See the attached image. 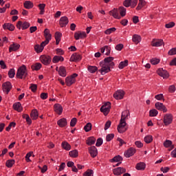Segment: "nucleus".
Returning a JSON list of instances; mask_svg holds the SVG:
<instances>
[{
    "label": "nucleus",
    "mask_w": 176,
    "mask_h": 176,
    "mask_svg": "<svg viewBox=\"0 0 176 176\" xmlns=\"http://www.w3.org/2000/svg\"><path fill=\"white\" fill-rule=\"evenodd\" d=\"M99 65L101 67V69L98 71L101 75H105V74L111 72V68H113V67H115V63H113V57L109 56L105 58L104 60L100 62Z\"/></svg>",
    "instance_id": "nucleus-1"
},
{
    "label": "nucleus",
    "mask_w": 176,
    "mask_h": 176,
    "mask_svg": "<svg viewBox=\"0 0 176 176\" xmlns=\"http://www.w3.org/2000/svg\"><path fill=\"white\" fill-rule=\"evenodd\" d=\"M16 76L18 79H25L28 76V72L25 65H23L18 69Z\"/></svg>",
    "instance_id": "nucleus-2"
},
{
    "label": "nucleus",
    "mask_w": 176,
    "mask_h": 176,
    "mask_svg": "<svg viewBox=\"0 0 176 176\" xmlns=\"http://www.w3.org/2000/svg\"><path fill=\"white\" fill-rule=\"evenodd\" d=\"M78 78V74L74 73L71 76H68L65 78V83L67 86H72L75 82H76V78Z\"/></svg>",
    "instance_id": "nucleus-3"
},
{
    "label": "nucleus",
    "mask_w": 176,
    "mask_h": 176,
    "mask_svg": "<svg viewBox=\"0 0 176 176\" xmlns=\"http://www.w3.org/2000/svg\"><path fill=\"white\" fill-rule=\"evenodd\" d=\"M126 121L120 120V124L118 126L117 130L118 133L120 134H123V133H126L127 131Z\"/></svg>",
    "instance_id": "nucleus-4"
},
{
    "label": "nucleus",
    "mask_w": 176,
    "mask_h": 176,
    "mask_svg": "<svg viewBox=\"0 0 176 176\" xmlns=\"http://www.w3.org/2000/svg\"><path fill=\"white\" fill-rule=\"evenodd\" d=\"M109 111H111V103L109 102H107L104 105L101 107L100 112H102L104 116H107V115L109 113Z\"/></svg>",
    "instance_id": "nucleus-5"
},
{
    "label": "nucleus",
    "mask_w": 176,
    "mask_h": 176,
    "mask_svg": "<svg viewBox=\"0 0 176 176\" xmlns=\"http://www.w3.org/2000/svg\"><path fill=\"white\" fill-rule=\"evenodd\" d=\"M137 3H138V0H125L123 2L124 6L125 8H134L137 6Z\"/></svg>",
    "instance_id": "nucleus-6"
},
{
    "label": "nucleus",
    "mask_w": 176,
    "mask_h": 176,
    "mask_svg": "<svg viewBox=\"0 0 176 176\" xmlns=\"http://www.w3.org/2000/svg\"><path fill=\"white\" fill-rule=\"evenodd\" d=\"M157 74L159 76L163 78V79H168L170 78V74L168 72L166 69H163V68H160L157 70Z\"/></svg>",
    "instance_id": "nucleus-7"
},
{
    "label": "nucleus",
    "mask_w": 176,
    "mask_h": 176,
    "mask_svg": "<svg viewBox=\"0 0 176 176\" xmlns=\"http://www.w3.org/2000/svg\"><path fill=\"white\" fill-rule=\"evenodd\" d=\"M40 60L44 65H49L52 63V57L49 55H41Z\"/></svg>",
    "instance_id": "nucleus-8"
},
{
    "label": "nucleus",
    "mask_w": 176,
    "mask_h": 176,
    "mask_svg": "<svg viewBox=\"0 0 176 176\" xmlns=\"http://www.w3.org/2000/svg\"><path fill=\"white\" fill-rule=\"evenodd\" d=\"M30 25L31 24L27 21L23 23V21H19L16 23V28H18V30H27L28 28H30Z\"/></svg>",
    "instance_id": "nucleus-9"
},
{
    "label": "nucleus",
    "mask_w": 176,
    "mask_h": 176,
    "mask_svg": "<svg viewBox=\"0 0 176 176\" xmlns=\"http://www.w3.org/2000/svg\"><path fill=\"white\" fill-rule=\"evenodd\" d=\"M173 123V114L166 113L164 116V124L168 126Z\"/></svg>",
    "instance_id": "nucleus-10"
},
{
    "label": "nucleus",
    "mask_w": 176,
    "mask_h": 176,
    "mask_svg": "<svg viewBox=\"0 0 176 176\" xmlns=\"http://www.w3.org/2000/svg\"><path fill=\"white\" fill-rule=\"evenodd\" d=\"M12 83L10 82L7 81L3 83V91L6 94H9L10 90H12Z\"/></svg>",
    "instance_id": "nucleus-11"
},
{
    "label": "nucleus",
    "mask_w": 176,
    "mask_h": 176,
    "mask_svg": "<svg viewBox=\"0 0 176 176\" xmlns=\"http://www.w3.org/2000/svg\"><path fill=\"white\" fill-rule=\"evenodd\" d=\"M126 168L123 167H118L113 169V174L116 176L122 175V174H124L126 173Z\"/></svg>",
    "instance_id": "nucleus-12"
},
{
    "label": "nucleus",
    "mask_w": 176,
    "mask_h": 176,
    "mask_svg": "<svg viewBox=\"0 0 176 176\" xmlns=\"http://www.w3.org/2000/svg\"><path fill=\"white\" fill-rule=\"evenodd\" d=\"M113 96L116 100H122L123 97H124V91L119 89Z\"/></svg>",
    "instance_id": "nucleus-13"
},
{
    "label": "nucleus",
    "mask_w": 176,
    "mask_h": 176,
    "mask_svg": "<svg viewBox=\"0 0 176 176\" xmlns=\"http://www.w3.org/2000/svg\"><path fill=\"white\" fill-rule=\"evenodd\" d=\"M155 108L157 109V111H162L164 113H166V112H167V108L165 105L163 104V103L160 102H157L155 104Z\"/></svg>",
    "instance_id": "nucleus-14"
},
{
    "label": "nucleus",
    "mask_w": 176,
    "mask_h": 176,
    "mask_svg": "<svg viewBox=\"0 0 176 176\" xmlns=\"http://www.w3.org/2000/svg\"><path fill=\"white\" fill-rule=\"evenodd\" d=\"M109 14L113 16L114 19H117L118 20L122 19V16L119 15V10L118 8H113L112 10L109 11Z\"/></svg>",
    "instance_id": "nucleus-15"
},
{
    "label": "nucleus",
    "mask_w": 176,
    "mask_h": 176,
    "mask_svg": "<svg viewBox=\"0 0 176 176\" xmlns=\"http://www.w3.org/2000/svg\"><path fill=\"white\" fill-rule=\"evenodd\" d=\"M137 152V150L134 147L129 148L127 151H126L124 153L125 157H131V156H134V154Z\"/></svg>",
    "instance_id": "nucleus-16"
},
{
    "label": "nucleus",
    "mask_w": 176,
    "mask_h": 176,
    "mask_svg": "<svg viewBox=\"0 0 176 176\" xmlns=\"http://www.w3.org/2000/svg\"><path fill=\"white\" fill-rule=\"evenodd\" d=\"M87 34H86L85 32L78 31L74 33V38L76 41H79V39H83V38H86Z\"/></svg>",
    "instance_id": "nucleus-17"
},
{
    "label": "nucleus",
    "mask_w": 176,
    "mask_h": 176,
    "mask_svg": "<svg viewBox=\"0 0 176 176\" xmlns=\"http://www.w3.org/2000/svg\"><path fill=\"white\" fill-rule=\"evenodd\" d=\"M163 43H164V42L162 39L153 38L151 41V46H153V47H159L162 46Z\"/></svg>",
    "instance_id": "nucleus-18"
},
{
    "label": "nucleus",
    "mask_w": 176,
    "mask_h": 176,
    "mask_svg": "<svg viewBox=\"0 0 176 176\" xmlns=\"http://www.w3.org/2000/svg\"><path fill=\"white\" fill-rule=\"evenodd\" d=\"M69 23V20H68V17L67 16H61L59 20V25L61 28L64 27H67V25Z\"/></svg>",
    "instance_id": "nucleus-19"
},
{
    "label": "nucleus",
    "mask_w": 176,
    "mask_h": 176,
    "mask_svg": "<svg viewBox=\"0 0 176 176\" xmlns=\"http://www.w3.org/2000/svg\"><path fill=\"white\" fill-rule=\"evenodd\" d=\"M88 151L91 157L94 158L97 156V155H98V151L97 150V148L94 146L89 147Z\"/></svg>",
    "instance_id": "nucleus-20"
},
{
    "label": "nucleus",
    "mask_w": 176,
    "mask_h": 176,
    "mask_svg": "<svg viewBox=\"0 0 176 176\" xmlns=\"http://www.w3.org/2000/svg\"><path fill=\"white\" fill-rule=\"evenodd\" d=\"M46 43H45L43 41L41 43V45H36L34 46L35 52L37 53H42L43 52V49H45V47L46 46Z\"/></svg>",
    "instance_id": "nucleus-21"
},
{
    "label": "nucleus",
    "mask_w": 176,
    "mask_h": 176,
    "mask_svg": "<svg viewBox=\"0 0 176 176\" xmlns=\"http://www.w3.org/2000/svg\"><path fill=\"white\" fill-rule=\"evenodd\" d=\"M80 60H82V55L78 53L73 54L70 58V61H73L74 63L80 61Z\"/></svg>",
    "instance_id": "nucleus-22"
},
{
    "label": "nucleus",
    "mask_w": 176,
    "mask_h": 176,
    "mask_svg": "<svg viewBox=\"0 0 176 176\" xmlns=\"http://www.w3.org/2000/svg\"><path fill=\"white\" fill-rule=\"evenodd\" d=\"M54 111L57 115H61L63 113V106L58 103L55 104L54 105Z\"/></svg>",
    "instance_id": "nucleus-23"
},
{
    "label": "nucleus",
    "mask_w": 176,
    "mask_h": 176,
    "mask_svg": "<svg viewBox=\"0 0 176 176\" xmlns=\"http://www.w3.org/2000/svg\"><path fill=\"white\" fill-rule=\"evenodd\" d=\"M164 148H169L168 151H173L174 148V144H173V142L171 140H166L164 142Z\"/></svg>",
    "instance_id": "nucleus-24"
},
{
    "label": "nucleus",
    "mask_w": 176,
    "mask_h": 176,
    "mask_svg": "<svg viewBox=\"0 0 176 176\" xmlns=\"http://www.w3.org/2000/svg\"><path fill=\"white\" fill-rule=\"evenodd\" d=\"M19 49H20V44L13 43L12 45H10L9 52L10 53H12V52H17Z\"/></svg>",
    "instance_id": "nucleus-25"
},
{
    "label": "nucleus",
    "mask_w": 176,
    "mask_h": 176,
    "mask_svg": "<svg viewBox=\"0 0 176 176\" xmlns=\"http://www.w3.org/2000/svg\"><path fill=\"white\" fill-rule=\"evenodd\" d=\"M58 75L60 76H62V78H65L67 76V69L64 66H60L59 67V70H58Z\"/></svg>",
    "instance_id": "nucleus-26"
},
{
    "label": "nucleus",
    "mask_w": 176,
    "mask_h": 176,
    "mask_svg": "<svg viewBox=\"0 0 176 176\" xmlns=\"http://www.w3.org/2000/svg\"><path fill=\"white\" fill-rule=\"evenodd\" d=\"M101 53H105L106 56L111 54V47L109 45H105L100 49Z\"/></svg>",
    "instance_id": "nucleus-27"
},
{
    "label": "nucleus",
    "mask_w": 176,
    "mask_h": 176,
    "mask_svg": "<svg viewBox=\"0 0 176 176\" xmlns=\"http://www.w3.org/2000/svg\"><path fill=\"white\" fill-rule=\"evenodd\" d=\"M146 167V164L144 162H139L135 166L136 170L139 171H143V170H145Z\"/></svg>",
    "instance_id": "nucleus-28"
},
{
    "label": "nucleus",
    "mask_w": 176,
    "mask_h": 176,
    "mask_svg": "<svg viewBox=\"0 0 176 176\" xmlns=\"http://www.w3.org/2000/svg\"><path fill=\"white\" fill-rule=\"evenodd\" d=\"M129 116H130V111L129 110H125L122 113L120 120H122V122H126V119H127Z\"/></svg>",
    "instance_id": "nucleus-29"
},
{
    "label": "nucleus",
    "mask_w": 176,
    "mask_h": 176,
    "mask_svg": "<svg viewBox=\"0 0 176 176\" xmlns=\"http://www.w3.org/2000/svg\"><path fill=\"white\" fill-rule=\"evenodd\" d=\"M60 61L63 63V61H64V57L61 56H54L52 58V63H54V64H57V63H60Z\"/></svg>",
    "instance_id": "nucleus-30"
},
{
    "label": "nucleus",
    "mask_w": 176,
    "mask_h": 176,
    "mask_svg": "<svg viewBox=\"0 0 176 176\" xmlns=\"http://www.w3.org/2000/svg\"><path fill=\"white\" fill-rule=\"evenodd\" d=\"M54 36L56 39V45H59L61 41V37L63 36V34H61L60 32H56Z\"/></svg>",
    "instance_id": "nucleus-31"
},
{
    "label": "nucleus",
    "mask_w": 176,
    "mask_h": 176,
    "mask_svg": "<svg viewBox=\"0 0 176 176\" xmlns=\"http://www.w3.org/2000/svg\"><path fill=\"white\" fill-rule=\"evenodd\" d=\"M57 124L58 126H59V127H65V126H67V119L64 118L60 119L59 120H58Z\"/></svg>",
    "instance_id": "nucleus-32"
},
{
    "label": "nucleus",
    "mask_w": 176,
    "mask_h": 176,
    "mask_svg": "<svg viewBox=\"0 0 176 176\" xmlns=\"http://www.w3.org/2000/svg\"><path fill=\"white\" fill-rule=\"evenodd\" d=\"M3 30H8L9 31H14V26L12 23H4L3 25Z\"/></svg>",
    "instance_id": "nucleus-33"
},
{
    "label": "nucleus",
    "mask_w": 176,
    "mask_h": 176,
    "mask_svg": "<svg viewBox=\"0 0 176 176\" xmlns=\"http://www.w3.org/2000/svg\"><path fill=\"white\" fill-rule=\"evenodd\" d=\"M13 109L17 112H21L23 111V107H21V103L20 102H16L13 104Z\"/></svg>",
    "instance_id": "nucleus-34"
},
{
    "label": "nucleus",
    "mask_w": 176,
    "mask_h": 176,
    "mask_svg": "<svg viewBox=\"0 0 176 176\" xmlns=\"http://www.w3.org/2000/svg\"><path fill=\"white\" fill-rule=\"evenodd\" d=\"M146 5V1L144 0H139V3L138 4V6L136 7V10H141L142 8L145 7Z\"/></svg>",
    "instance_id": "nucleus-35"
},
{
    "label": "nucleus",
    "mask_w": 176,
    "mask_h": 176,
    "mask_svg": "<svg viewBox=\"0 0 176 176\" xmlns=\"http://www.w3.org/2000/svg\"><path fill=\"white\" fill-rule=\"evenodd\" d=\"M132 41L135 45H138L141 42V36L138 34H134L132 37Z\"/></svg>",
    "instance_id": "nucleus-36"
},
{
    "label": "nucleus",
    "mask_w": 176,
    "mask_h": 176,
    "mask_svg": "<svg viewBox=\"0 0 176 176\" xmlns=\"http://www.w3.org/2000/svg\"><path fill=\"white\" fill-rule=\"evenodd\" d=\"M38 116H39L38 113V110L33 109L30 113V117L32 119V120H36V119H38Z\"/></svg>",
    "instance_id": "nucleus-37"
},
{
    "label": "nucleus",
    "mask_w": 176,
    "mask_h": 176,
    "mask_svg": "<svg viewBox=\"0 0 176 176\" xmlns=\"http://www.w3.org/2000/svg\"><path fill=\"white\" fill-rule=\"evenodd\" d=\"M123 158L120 155H116L113 158L109 160L110 163H118V162H122Z\"/></svg>",
    "instance_id": "nucleus-38"
},
{
    "label": "nucleus",
    "mask_w": 176,
    "mask_h": 176,
    "mask_svg": "<svg viewBox=\"0 0 176 176\" xmlns=\"http://www.w3.org/2000/svg\"><path fill=\"white\" fill-rule=\"evenodd\" d=\"M23 6L25 9H32L34 8V3L31 1H26L24 2Z\"/></svg>",
    "instance_id": "nucleus-39"
},
{
    "label": "nucleus",
    "mask_w": 176,
    "mask_h": 176,
    "mask_svg": "<svg viewBox=\"0 0 176 176\" xmlns=\"http://www.w3.org/2000/svg\"><path fill=\"white\" fill-rule=\"evenodd\" d=\"M61 146L63 149H65V151H71V144H69L68 142H63L61 144Z\"/></svg>",
    "instance_id": "nucleus-40"
},
{
    "label": "nucleus",
    "mask_w": 176,
    "mask_h": 176,
    "mask_svg": "<svg viewBox=\"0 0 176 176\" xmlns=\"http://www.w3.org/2000/svg\"><path fill=\"white\" fill-rule=\"evenodd\" d=\"M87 145H89V146L91 145H94L96 144V138L94 137H89L86 141Z\"/></svg>",
    "instance_id": "nucleus-41"
},
{
    "label": "nucleus",
    "mask_w": 176,
    "mask_h": 176,
    "mask_svg": "<svg viewBox=\"0 0 176 176\" xmlns=\"http://www.w3.org/2000/svg\"><path fill=\"white\" fill-rule=\"evenodd\" d=\"M32 71H39L42 68V64L40 63H34L31 66Z\"/></svg>",
    "instance_id": "nucleus-42"
},
{
    "label": "nucleus",
    "mask_w": 176,
    "mask_h": 176,
    "mask_svg": "<svg viewBox=\"0 0 176 176\" xmlns=\"http://www.w3.org/2000/svg\"><path fill=\"white\" fill-rule=\"evenodd\" d=\"M118 13H120V17H124V16H126V8L123 6L119 7Z\"/></svg>",
    "instance_id": "nucleus-43"
},
{
    "label": "nucleus",
    "mask_w": 176,
    "mask_h": 176,
    "mask_svg": "<svg viewBox=\"0 0 176 176\" xmlns=\"http://www.w3.org/2000/svg\"><path fill=\"white\" fill-rule=\"evenodd\" d=\"M129 65V60H124V61H122L118 65V68L119 69H123V68L127 67Z\"/></svg>",
    "instance_id": "nucleus-44"
},
{
    "label": "nucleus",
    "mask_w": 176,
    "mask_h": 176,
    "mask_svg": "<svg viewBox=\"0 0 176 176\" xmlns=\"http://www.w3.org/2000/svg\"><path fill=\"white\" fill-rule=\"evenodd\" d=\"M87 69L90 74H96L98 71L97 66H88Z\"/></svg>",
    "instance_id": "nucleus-45"
},
{
    "label": "nucleus",
    "mask_w": 176,
    "mask_h": 176,
    "mask_svg": "<svg viewBox=\"0 0 176 176\" xmlns=\"http://www.w3.org/2000/svg\"><path fill=\"white\" fill-rule=\"evenodd\" d=\"M158 114H159V111H157L155 109L149 111V116L151 118H155V116H157Z\"/></svg>",
    "instance_id": "nucleus-46"
},
{
    "label": "nucleus",
    "mask_w": 176,
    "mask_h": 176,
    "mask_svg": "<svg viewBox=\"0 0 176 176\" xmlns=\"http://www.w3.org/2000/svg\"><path fill=\"white\" fill-rule=\"evenodd\" d=\"M144 141L146 144H151L153 141V137L151 135H146L144 137Z\"/></svg>",
    "instance_id": "nucleus-47"
},
{
    "label": "nucleus",
    "mask_w": 176,
    "mask_h": 176,
    "mask_svg": "<svg viewBox=\"0 0 176 176\" xmlns=\"http://www.w3.org/2000/svg\"><path fill=\"white\" fill-rule=\"evenodd\" d=\"M14 163H16L14 160H8L6 163V167H8V168H10L11 167H13V164H14Z\"/></svg>",
    "instance_id": "nucleus-48"
},
{
    "label": "nucleus",
    "mask_w": 176,
    "mask_h": 176,
    "mask_svg": "<svg viewBox=\"0 0 176 176\" xmlns=\"http://www.w3.org/2000/svg\"><path fill=\"white\" fill-rule=\"evenodd\" d=\"M69 155L70 157H78V150H73L72 151H69Z\"/></svg>",
    "instance_id": "nucleus-49"
},
{
    "label": "nucleus",
    "mask_w": 176,
    "mask_h": 176,
    "mask_svg": "<svg viewBox=\"0 0 176 176\" xmlns=\"http://www.w3.org/2000/svg\"><path fill=\"white\" fill-rule=\"evenodd\" d=\"M45 8H46V4L45 3H41L38 5V8L41 10L40 14H45Z\"/></svg>",
    "instance_id": "nucleus-50"
},
{
    "label": "nucleus",
    "mask_w": 176,
    "mask_h": 176,
    "mask_svg": "<svg viewBox=\"0 0 176 176\" xmlns=\"http://www.w3.org/2000/svg\"><path fill=\"white\" fill-rule=\"evenodd\" d=\"M150 63L153 65H157V64H159V63H160V59H159L157 58H153L151 59Z\"/></svg>",
    "instance_id": "nucleus-51"
},
{
    "label": "nucleus",
    "mask_w": 176,
    "mask_h": 176,
    "mask_svg": "<svg viewBox=\"0 0 176 176\" xmlns=\"http://www.w3.org/2000/svg\"><path fill=\"white\" fill-rule=\"evenodd\" d=\"M45 38V41H43L44 43H45V45H48L49 42H50V41H52V34H47L45 36H44Z\"/></svg>",
    "instance_id": "nucleus-52"
},
{
    "label": "nucleus",
    "mask_w": 176,
    "mask_h": 176,
    "mask_svg": "<svg viewBox=\"0 0 176 176\" xmlns=\"http://www.w3.org/2000/svg\"><path fill=\"white\" fill-rule=\"evenodd\" d=\"M22 117L23 119H25L28 124H31V123H32V121L31 120V118H30V116H28V114H23Z\"/></svg>",
    "instance_id": "nucleus-53"
},
{
    "label": "nucleus",
    "mask_w": 176,
    "mask_h": 176,
    "mask_svg": "<svg viewBox=\"0 0 176 176\" xmlns=\"http://www.w3.org/2000/svg\"><path fill=\"white\" fill-rule=\"evenodd\" d=\"M14 75H16V72L14 69H10L8 72L9 78H10L11 79H13V78H14Z\"/></svg>",
    "instance_id": "nucleus-54"
},
{
    "label": "nucleus",
    "mask_w": 176,
    "mask_h": 176,
    "mask_svg": "<svg viewBox=\"0 0 176 176\" xmlns=\"http://www.w3.org/2000/svg\"><path fill=\"white\" fill-rule=\"evenodd\" d=\"M115 31H116L115 28H109L104 31V34L106 35H111V34H112V32H115Z\"/></svg>",
    "instance_id": "nucleus-55"
},
{
    "label": "nucleus",
    "mask_w": 176,
    "mask_h": 176,
    "mask_svg": "<svg viewBox=\"0 0 176 176\" xmlns=\"http://www.w3.org/2000/svg\"><path fill=\"white\" fill-rule=\"evenodd\" d=\"M92 125L90 122H88L85 126L84 130L86 133H89L91 130Z\"/></svg>",
    "instance_id": "nucleus-56"
},
{
    "label": "nucleus",
    "mask_w": 176,
    "mask_h": 176,
    "mask_svg": "<svg viewBox=\"0 0 176 176\" xmlns=\"http://www.w3.org/2000/svg\"><path fill=\"white\" fill-rule=\"evenodd\" d=\"M114 138H115V134L109 133L106 136V141L107 142H109V141H112V140H113Z\"/></svg>",
    "instance_id": "nucleus-57"
},
{
    "label": "nucleus",
    "mask_w": 176,
    "mask_h": 176,
    "mask_svg": "<svg viewBox=\"0 0 176 176\" xmlns=\"http://www.w3.org/2000/svg\"><path fill=\"white\" fill-rule=\"evenodd\" d=\"M94 171L91 169H88L86 172L84 173L83 176H94Z\"/></svg>",
    "instance_id": "nucleus-58"
},
{
    "label": "nucleus",
    "mask_w": 176,
    "mask_h": 176,
    "mask_svg": "<svg viewBox=\"0 0 176 176\" xmlns=\"http://www.w3.org/2000/svg\"><path fill=\"white\" fill-rule=\"evenodd\" d=\"M76 123H78V120L76 119V118H72L70 122V126L75 127V126L76 125Z\"/></svg>",
    "instance_id": "nucleus-59"
},
{
    "label": "nucleus",
    "mask_w": 176,
    "mask_h": 176,
    "mask_svg": "<svg viewBox=\"0 0 176 176\" xmlns=\"http://www.w3.org/2000/svg\"><path fill=\"white\" fill-rule=\"evenodd\" d=\"M168 56H174L176 54V47L170 49L168 52Z\"/></svg>",
    "instance_id": "nucleus-60"
},
{
    "label": "nucleus",
    "mask_w": 176,
    "mask_h": 176,
    "mask_svg": "<svg viewBox=\"0 0 176 176\" xmlns=\"http://www.w3.org/2000/svg\"><path fill=\"white\" fill-rule=\"evenodd\" d=\"M30 89L33 93H35V91H36V89H38V86L35 84H31Z\"/></svg>",
    "instance_id": "nucleus-61"
},
{
    "label": "nucleus",
    "mask_w": 176,
    "mask_h": 176,
    "mask_svg": "<svg viewBox=\"0 0 176 176\" xmlns=\"http://www.w3.org/2000/svg\"><path fill=\"white\" fill-rule=\"evenodd\" d=\"M155 100H157L158 101H160L161 100H163L164 98V96H163V94H160L155 96Z\"/></svg>",
    "instance_id": "nucleus-62"
},
{
    "label": "nucleus",
    "mask_w": 176,
    "mask_h": 176,
    "mask_svg": "<svg viewBox=\"0 0 176 176\" xmlns=\"http://www.w3.org/2000/svg\"><path fill=\"white\" fill-rule=\"evenodd\" d=\"M124 47V45L123 44H118L116 46V50L120 52L123 50Z\"/></svg>",
    "instance_id": "nucleus-63"
},
{
    "label": "nucleus",
    "mask_w": 176,
    "mask_h": 176,
    "mask_svg": "<svg viewBox=\"0 0 176 176\" xmlns=\"http://www.w3.org/2000/svg\"><path fill=\"white\" fill-rule=\"evenodd\" d=\"M175 25V23L170 22L169 23H166L165 25L166 28H173Z\"/></svg>",
    "instance_id": "nucleus-64"
}]
</instances>
